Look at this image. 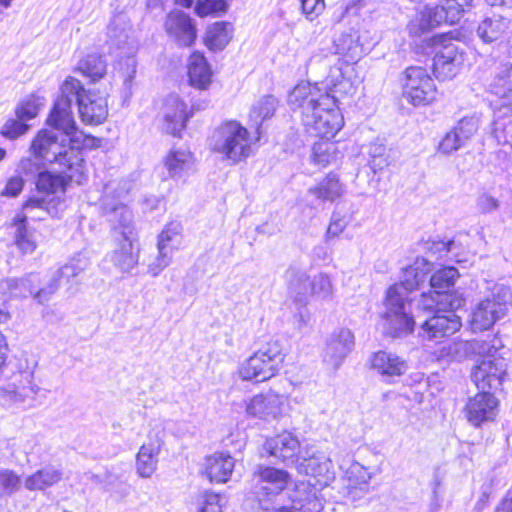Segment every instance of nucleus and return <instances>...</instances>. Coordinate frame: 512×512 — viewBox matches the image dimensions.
Returning <instances> with one entry per match:
<instances>
[{"label":"nucleus","instance_id":"f257e3e1","mask_svg":"<svg viewBox=\"0 0 512 512\" xmlns=\"http://www.w3.org/2000/svg\"><path fill=\"white\" fill-rule=\"evenodd\" d=\"M288 104L300 114L305 130L311 135L331 139L343 127L335 95L323 91L317 84L301 82L296 85L289 94Z\"/></svg>","mask_w":512,"mask_h":512},{"label":"nucleus","instance_id":"f03ea898","mask_svg":"<svg viewBox=\"0 0 512 512\" xmlns=\"http://www.w3.org/2000/svg\"><path fill=\"white\" fill-rule=\"evenodd\" d=\"M264 450L286 465H295L298 473L309 476L315 486L327 487L335 479L330 458L313 448L302 450L298 438L291 432L267 439Z\"/></svg>","mask_w":512,"mask_h":512},{"label":"nucleus","instance_id":"7ed1b4c3","mask_svg":"<svg viewBox=\"0 0 512 512\" xmlns=\"http://www.w3.org/2000/svg\"><path fill=\"white\" fill-rule=\"evenodd\" d=\"M429 271V264L424 259H417L403 271V280L388 289L384 303L385 312L382 316L383 329L387 335L396 338L413 331L415 321L411 314L408 295L424 281Z\"/></svg>","mask_w":512,"mask_h":512},{"label":"nucleus","instance_id":"20e7f679","mask_svg":"<svg viewBox=\"0 0 512 512\" xmlns=\"http://www.w3.org/2000/svg\"><path fill=\"white\" fill-rule=\"evenodd\" d=\"M82 143L70 142V137L53 129H42L33 138L30 152L46 163L65 169L71 181L81 184L84 178Z\"/></svg>","mask_w":512,"mask_h":512},{"label":"nucleus","instance_id":"39448f33","mask_svg":"<svg viewBox=\"0 0 512 512\" xmlns=\"http://www.w3.org/2000/svg\"><path fill=\"white\" fill-rule=\"evenodd\" d=\"M259 136L252 137L246 127L235 120L218 125L208 139L209 149L219 154L223 160L236 165L248 159Z\"/></svg>","mask_w":512,"mask_h":512},{"label":"nucleus","instance_id":"423d86ee","mask_svg":"<svg viewBox=\"0 0 512 512\" xmlns=\"http://www.w3.org/2000/svg\"><path fill=\"white\" fill-rule=\"evenodd\" d=\"M133 184L129 180L111 181L104 187L102 198L103 213L112 225L114 237H137L130 209L120 202L131 191Z\"/></svg>","mask_w":512,"mask_h":512},{"label":"nucleus","instance_id":"0eeeda50","mask_svg":"<svg viewBox=\"0 0 512 512\" xmlns=\"http://www.w3.org/2000/svg\"><path fill=\"white\" fill-rule=\"evenodd\" d=\"M80 90H82V83L78 79L66 78L61 86V94L54 102L47 118V124L53 130L69 136L70 142L87 145L88 138L77 129L72 111V103Z\"/></svg>","mask_w":512,"mask_h":512},{"label":"nucleus","instance_id":"6e6552de","mask_svg":"<svg viewBox=\"0 0 512 512\" xmlns=\"http://www.w3.org/2000/svg\"><path fill=\"white\" fill-rule=\"evenodd\" d=\"M88 266L89 259L83 254H78L64 266L55 271L43 288L36 291L40 279L38 274L35 273H30L22 278H17L18 285H21L26 296L33 295L35 300L40 304H43L50 299L62 284L67 283L70 279L78 276L81 272L87 269Z\"/></svg>","mask_w":512,"mask_h":512},{"label":"nucleus","instance_id":"1a4fd4ad","mask_svg":"<svg viewBox=\"0 0 512 512\" xmlns=\"http://www.w3.org/2000/svg\"><path fill=\"white\" fill-rule=\"evenodd\" d=\"M420 305L423 309L433 313L420 327L419 335L423 339L433 340L447 337L461 328L460 317L453 311L454 305L452 302L442 303V301L436 300L433 295L426 296L422 294Z\"/></svg>","mask_w":512,"mask_h":512},{"label":"nucleus","instance_id":"9d476101","mask_svg":"<svg viewBox=\"0 0 512 512\" xmlns=\"http://www.w3.org/2000/svg\"><path fill=\"white\" fill-rule=\"evenodd\" d=\"M282 363V346L272 340L240 364L238 375L244 381L264 382L279 372Z\"/></svg>","mask_w":512,"mask_h":512},{"label":"nucleus","instance_id":"9b49d317","mask_svg":"<svg viewBox=\"0 0 512 512\" xmlns=\"http://www.w3.org/2000/svg\"><path fill=\"white\" fill-rule=\"evenodd\" d=\"M291 481L284 470L267 465H257L252 473L251 494L262 510H269L276 498L281 495Z\"/></svg>","mask_w":512,"mask_h":512},{"label":"nucleus","instance_id":"f8f14e48","mask_svg":"<svg viewBox=\"0 0 512 512\" xmlns=\"http://www.w3.org/2000/svg\"><path fill=\"white\" fill-rule=\"evenodd\" d=\"M490 293L474 307L469 320L473 332L490 329L498 320L506 315L512 295L510 289L502 284L493 283Z\"/></svg>","mask_w":512,"mask_h":512},{"label":"nucleus","instance_id":"ddd939ff","mask_svg":"<svg viewBox=\"0 0 512 512\" xmlns=\"http://www.w3.org/2000/svg\"><path fill=\"white\" fill-rule=\"evenodd\" d=\"M402 96L413 106L428 105L436 100L437 89L423 67H408L402 76Z\"/></svg>","mask_w":512,"mask_h":512},{"label":"nucleus","instance_id":"4468645a","mask_svg":"<svg viewBox=\"0 0 512 512\" xmlns=\"http://www.w3.org/2000/svg\"><path fill=\"white\" fill-rule=\"evenodd\" d=\"M66 208L65 200L61 197L30 196L14 217V223L27 224L28 220L44 221L48 216L60 217Z\"/></svg>","mask_w":512,"mask_h":512},{"label":"nucleus","instance_id":"2eb2a0df","mask_svg":"<svg viewBox=\"0 0 512 512\" xmlns=\"http://www.w3.org/2000/svg\"><path fill=\"white\" fill-rule=\"evenodd\" d=\"M287 399L273 390L256 394L245 401L247 416L265 422L278 420L282 417Z\"/></svg>","mask_w":512,"mask_h":512},{"label":"nucleus","instance_id":"dca6fc26","mask_svg":"<svg viewBox=\"0 0 512 512\" xmlns=\"http://www.w3.org/2000/svg\"><path fill=\"white\" fill-rule=\"evenodd\" d=\"M321 489L311 480L299 482L288 494L290 504L275 508L272 512H320L323 508Z\"/></svg>","mask_w":512,"mask_h":512},{"label":"nucleus","instance_id":"f3484780","mask_svg":"<svg viewBox=\"0 0 512 512\" xmlns=\"http://www.w3.org/2000/svg\"><path fill=\"white\" fill-rule=\"evenodd\" d=\"M506 369L505 358L477 360L471 379L480 391L497 390L502 385Z\"/></svg>","mask_w":512,"mask_h":512},{"label":"nucleus","instance_id":"a211bd4d","mask_svg":"<svg viewBox=\"0 0 512 512\" xmlns=\"http://www.w3.org/2000/svg\"><path fill=\"white\" fill-rule=\"evenodd\" d=\"M149 442L143 444L136 456V471L142 478H150L157 468L158 455L160 453L164 428L162 425H155L149 432Z\"/></svg>","mask_w":512,"mask_h":512},{"label":"nucleus","instance_id":"6ab92c4d","mask_svg":"<svg viewBox=\"0 0 512 512\" xmlns=\"http://www.w3.org/2000/svg\"><path fill=\"white\" fill-rule=\"evenodd\" d=\"M191 116L192 111L177 94H170L164 99L161 117L162 129L166 133L178 136Z\"/></svg>","mask_w":512,"mask_h":512},{"label":"nucleus","instance_id":"aec40b11","mask_svg":"<svg viewBox=\"0 0 512 512\" xmlns=\"http://www.w3.org/2000/svg\"><path fill=\"white\" fill-rule=\"evenodd\" d=\"M464 64V53L453 42L443 44L433 58V73L439 80L454 78Z\"/></svg>","mask_w":512,"mask_h":512},{"label":"nucleus","instance_id":"412c9836","mask_svg":"<svg viewBox=\"0 0 512 512\" xmlns=\"http://www.w3.org/2000/svg\"><path fill=\"white\" fill-rule=\"evenodd\" d=\"M140 247L138 237H115V247L107 259L122 274H130L139 262Z\"/></svg>","mask_w":512,"mask_h":512},{"label":"nucleus","instance_id":"4be33fe9","mask_svg":"<svg viewBox=\"0 0 512 512\" xmlns=\"http://www.w3.org/2000/svg\"><path fill=\"white\" fill-rule=\"evenodd\" d=\"M75 101L78 104L79 115L83 123L98 125L103 123L108 116V102L106 97L87 92L82 86Z\"/></svg>","mask_w":512,"mask_h":512},{"label":"nucleus","instance_id":"5701e85b","mask_svg":"<svg viewBox=\"0 0 512 512\" xmlns=\"http://www.w3.org/2000/svg\"><path fill=\"white\" fill-rule=\"evenodd\" d=\"M498 401L488 391H481L468 399L465 406L467 420L473 426H480L483 422L492 420L496 415Z\"/></svg>","mask_w":512,"mask_h":512},{"label":"nucleus","instance_id":"b1692460","mask_svg":"<svg viewBox=\"0 0 512 512\" xmlns=\"http://www.w3.org/2000/svg\"><path fill=\"white\" fill-rule=\"evenodd\" d=\"M354 347V335L349 329L341 328L334 331L327 341L324 360L338 368Z\"/></svg>","mask_w":512,"mask_h":512},{"label":"nucleus","instance_id":"393cba45","mask_svg":"<svg viewBox=\"0 0 512 512\" xmlns=\"http://www.w3.org/2000/svg\"><path fill=\"white\" fill-rule=\"evenodd\" d=\"M289 297L297 304L304 307L309 297V275L299 264L292 263L284 273Z\"/></svg>","mask_w":512,"mask_h":512},{"label":"nucleus","instance_id":"a878e982","mask_svg":"<svg viewBox=\"0 0 512 512\" xmlns=\"http://www.w3.org/2000/svg\"><path fill=\"white\" fill-rule=\"evenodd\" d=\"M496 69L498 71H495L493 79L488 84V91L497 98L494 100L495 105L512 110V83L509 80L512 65L500 64Z\"/></svg>","mask_w":512,"mask_h":512},{"label":"nucleus","instance_id":"bb28decb","mask_svg":"<svg viewBox=\"0 0 512 512\" xmlns=\"http://www.w3.org/2000/svg\"><path fill=\"white\" fill-rule=\"evenodd\" d=\"M165 27L180 46L188 47L196 39V29L191 19L182 11H172L167 17Z\"/></svg>","mask_w":512,"mask_h":512},{"label":"nucleus","instance_id":"cd10ccee","mask_svg":"<svg viewBox=\"0 0 512 512\" xmlns=\"http://www.w3.org/2000/svg\"><path fill=\"white\" fill-rule=\"evenodd\" d=\"M41 391L40 387L32 381L29 374L22 375L17 383H12L5 389L8 400L24 407H33L36 405L37 395Z\"/></svg>","mask_w":512,"mask_h":512},{"label":"nucleus","instance_id":"c85d7f7f","mask_svg":"<svg viewBox=\"0 0 512 512\" xmlns=\"http://www.w3.org/2000/svg\"><path fill=\"white\" fill-rule=\"evenodd\" d=\"M370 361L372 369L387 378L399 377L408 370L407 361L393 352H375Z\"/></svg>","mask_w":512,"mask_h":512},{"label":"nucleus","instance_id":"c756f323","mask_svg":"<svg viewBox=\"0 0 512 512\" xmlns=\"http://www.w3.org/2000/svg\"><path fill=\"white\" fill-rule=\"evenodd\" d=\"M63 478V471L60 467L49 464L45 465L24 479V487L29 491H45L58 484Z\"/></svg>","mask_w":512,"mask_h":512},{"label":"nucleus","instance_id":"7c9ffc66","mask_svg":"<svg viewBox=\"0 0 512 512\" xmlns=\"http://www.w3.org/2000/svg\"><path fill=\"white\" fill-rule=\"evenodd\" d=\"M235 466L232 456L215 453L206 458L205 474L211 482L225 483L229 480Z\"/></svg>","mask_w":512,"mask_h":512},{"label":"nucleus","instance_id":"2f4dec72","mask_svg":"<svg viewBox=\"0 0 512 512\" xmlns=\"http://www.w3.org/2000/svg\"><path fill=\"white\" fill-rule=\"evenodd\" d=\"M163 162L169 176L179 179L192 170L194 157L186 148H173L165 156Z\"/></svg>","mask_w":512,"mask_h":512},{"label":"nucleus","instance_id":"473e14b6","mask_svg":"<svg viewBox=\"0 0 512 512\" xmlns=\"http://www.w3.org/2000/svg\"><path fill=\"white\" fill-rule=\"evenodd\" d=\"M458 276L459 273L457 269L451 266L437 270L430 278V285L433 291L424 294L426 296L433 295L436 300L442 301V303L452 302L447 291L454 286Z\"/></svg>","mask_w":512,"mask_h":512},{"label":"nucleus","instance_id":"72a5a7b5","mask_svg":"<svg viewBox=\"0 0 512 512\" xmlns=\"http://www.w3.org/2000/svg\"><path fill=\"white\" fill-rule=\"evenodd\" d=\"M108 39L111 46L117 49L132 50L134 41L131 37V26L125 14L120 13L114 16L108 26Z\"/></svg>","mask_w":512,"mask_h":512},{"label":"nucleus","instance_id":"f704fd0d","mask_svg":"<svg viewBox=\"0 0 512 512\" xmlns=\"http://www.w3.org/2000/svg\"><path fill=\"white\" fill-rule=\"evenodd\" d=\"M511 22L508 18L493 14L484 18L477 28L478 37L485 43L499 40L510 29Z\"/></svg>","mask_w":512,"mask_h":512},{"label":"nucleus","instance_id":"c9c22d12","mask_svg":"<svg viewBox=\"0 0 512 512\" xmlns=\"http://www.w3.org/2000/svg\"><path fill=\"white\" fill-rule=\"evenodd\" d=\"M189 82L192 86L205 90L211 83V70L205 59L200 53H193L188 63Z\"/></svg>","mask_w":512,"mask_h":512},{"label":"nucleus","instance_id":"e433bc0d","mask_svg":"<svg viewBox=\"0 0 512 512\" xmlns=\"http://www.w3.org/2000/svg\"><path fill=\"white\" fill-rule=\"evenodd\" d=\"M63 173L65 175L53 174L47 171L39 173L36 181V187L38 192L45 193V195H42V197H58V193L63 194L65 192L67 179H71L67 176L65 169H63Z\"/></svg>","mask_w":512,"mask_h":512},{"label":"nucleus","instance_id":"4c0bfd02","mask_svg":"<svg viewBox=\"0 0 512 512\" xmlns=\"http://www.w3.org/2000/svg\"><path fill=\"white\" fill-rule=\"evenodd\" d=\"M308 193L319 200L333 202L342 196L344 187L336 174H329L317 185L309 188Z\"/></svg>","mask_w":512,"mask_h":512},{"label":"nucleus","instance_id":"58836bf2","mask_svg":"<svg viewBox=\"0 0 512 512\" xmlns=\"http://www.w3.org/2000/svg\"><path fill=\"white\" fill-rule=\"evenodd\" d=\"M470 347L469 341L453 340L441 345L435 355L440 362H462L470 357Z\"/></svg>","mask_w":512,"mask_h":512},{"label":"nucleus","instance_id":"ea45409f","mask_svg":"<svg viewBox=\"0 0 512 512\" xmlns=\"http://www.w3.org/2000/svg\"><path fill=\"white\" fill-rule=\"evenodd\" d=\"M341 157L337 144L331 142L330 139H322L315 142L312 146L310 160L313 164L326 167L335 163Z\"/></svg>","mask_w":512,"mask_h":512},{"label":"nucleus","instance_id":"a19ab883","mask_svg":"<svg viewBox=\"0 0 512 512\" xmlns=\"http://www.w3.org/2000/svg\"><path fill=\"white\" fill-rule=\"evenodd\" d=\"M232 28L227 22H216L206 32L205 43L211 50H222L231 39Z\"/></svg>","mask_w":512,"mask_h":512},{"label":"nucleus","instance_id":"79ce46f5","mask_svg":"<svg viewBox=\"0 0 512 512\" xmlns=\"http://www.w3.org/2000/svg\"><path fill=\"white\" fill-rule=\"evenodd\" d=\"M335 52L354 61L360 57L359 36L354 31L342 33L334 40Z\"/></svg>","mask_w":512,"mask_h":512},{"label":"nucleus","instance_id":"37998d69","mask_svg":"<svg viewBox=\"0 0 512 512\" xmlns=\"http://www.w3.org/2000/svg\"><path fill=\"white\" fill-rule=\"evenodd\" d=\"M419 31H428L442 23H449L448 15L442 6H425L418 17Z\"/></svg>","mask_w":512,"mask_h":512},{"label":"nucleus","instance_id":"c03bdc74","mask_svg":"<svg viewBox=\"0 0 512 512\" xmlns=\"http://www.w3.org/2000/svg\"><path fill=\"white\" fill-rule=\"evenodd\" d=\"M470 347V356L471 355H478L479 359H496V358H503L502 356L498 355V349L501 345V342L496 337H488V339H475L472 341H469Z\"/></svg>","mask_w":512,"mask_h":512},{"label":"nucleus","instance_id":"a18cd8bd","mask_svg":"<svg viewBox=\"0 0 512 512\" xmlns=\"http://www.w3.org/2000/svg\"><path fill=\"white\" fill-rule=\"evenodd\" d=\"M276 106L277 99L271 95L264 96L253 104L249 118L257 126V129L265 119L274 114Z\"/></svg>","mask_w":512,"mask_h":512},{"label":"nucleus","instance_id":"49530a36","mask_svg":"<svg viewBox=\"0 0 512 512\" xmlns=\"http://www.w3.org/2000/svg\"><path fill=\"white\" fill-rule=\"evenodd\" d=\"M14 240L16 246L24 254H31L37 248V239L35 230L28 227L25 223H14Z\"/></svg>","mask_w":512,"mask_h":512},{"label":"nucleus","instance_id":"de8ad7c7","mask_svg":"<svg viewBox=\"0 0 512 512\" xmlns=\"http://www.w3.org/2000/svg\"><path fill=\"white\" fill-rule=\"evenodd\" d=\"M78 70L95 82L106 74V62L100 55H87L78 64Z\"/></svg>","mask_w":512,"mask_h":512},{"label":"nucleus","instance_id":"09e8293b","mask_svg":"<svg viewBox=\"0 0 512 512\" xmlns=\"http://www.w3.org/2000/svg\"><path fill=\"white\" fill-rule=\"evenodd\" d=\"M181 224L179 222H170L167 224L158 236L157 248L162 246L169 251L174 252L180 245Z\"/></svg>","mask_w":512,"mask_h":512},{"label":"nucleus","instance_id":"8fccbe9b","mask_svg":"<svg viewBox=\"0 0 512 512\" xmlns=\"http://www.w3.org/2000/svg\"><path fill=\"white\" fill-rule=\"evenodd\" d=\"M45 99L39 95H29L16 109V115L20 120H30L34 118L40 108L44 105Z\"/></svg>","mask_w":512,"mask_h":512},{"label":"nucleus","instance_id":"3c124183","mask_svg":"<svg viewBox=\"0 0 512 512\" xmlns=\"http://www.w3.org/2000/svg\"><path fill=\"white\" fill-rule=\"evenodd\" d=\"M379 472L377 467H371V472L368 468L364 467L358 462H354L350 465L347 470V477L351 485L356 486H367L370 479ZM362 489V487H360Z\"/></svg>","mask_w":512,"mask_h":512},{"label":"nucleus","instance_id":"603ef678","mask_svg":"<svg viewBox=\"0 0 512 512\" xmlns=\"http://www.w3.org/2000/svg\"><path fill=\"white\" fill-rule=\"evenodd\" d=\"M197 512H222L221 496L211 491H205L194 499Z\"/></svg>","mask_w":512,"mask_h":512},{"label":"nucleus","instance_id":"864d4df0","mask_svg":"<svg viewBox=\"0 0 512 512\" xmlns=\"http://www.w3.org/2000/svg\"><path fill=\"white\" fill-rule=\"evenodd\" d=\"M328 85H331V91L334 94L352 95L355 92L353 83L343 76L340 68L331 69Z\"/></svg>","mask_w":512,"mask_h":512},{"label":"nucleus","instance_id":"5fc2aeb1","mask_svg":"<svg viewBox=\"0 0 512 512\" xmlns=\"http://www.w3.org/2000/svg\"><path fill=\"white\" fill-rule=\"evenodd\" d=\"M369 166L376 173L382 171L389 164V156L387 154V148L381 143H372L369 146Z\"/></svg>","mask_w":512,"mask_h":512},{"label":"nucleus","instance_id":"6e6d98bb","mask_svg":"<svg viewBox=\"0 0 512 512\" xmlns=\"http://www.w3.org/2000/svg\"><path fill=\"white\" fill-rule=\"evenodd\" d=\"M333 293V286L327 274L319 273L310 281L309 295L320 299H327Z\"/></svg>","mask_w":512,"mask_h":512},{"label":"nucleus","instance_id":"4d7b16f0","mask_svg":"<svg viewBox=\"0 0 512 512\" xmlns=\"http://www.w3.org/2000/svg\"><path fill=\"white\" fill-rule=\"evenodd\" d=\"M21 477L14 470L0 468V496L12 495L20 489Z\"/></svg>","mask_w":512,"mask_h":512},{"label":"nucleus","instance_id":"13d9d810","mask_svg":"<svg viewBox=\"0 0 512 512\" xmlns=\"http://www.w3.org/2000/svg\"><path fill=\"white\" fill-rule=\"evenodd\" d=\"M157 255L155 258L148 264L147 272L152 277H157L165 268H167L173 257L172 251L166 250L163 246L162 248H157Z\"/></svg>","mask_w":512,"mask_h":512},{"label":"nucleus","instance_id":"bf43d9fd","mask_svg":"<svg viewBox=\"0 0 512 512\" xmlns=\"http://www.w3.org/2000/svg\"><path fill=\"white\" fill-rule=\"evenodd\" d=\"M26 297L17 278H6L0 281V301L6 302L12 298Z\"/></svg>","mask_w":512,"mask_h":512},{"label":"nucleus","instance_id":"052dcab7","mask_svg":"<svg viewBox=\"0 0 512 512\" xmlns=\"http://www.w3.org/2000/svg\"><path fill=\"white\" fill-rule=\"evenodd\" d=\"M45 161L42 159H38L35 156L33 157H24L20 160L17 166V172L19 175H24L26 177H34L35 175H39L41 169L45 165Z\"/></svg>","mask_w":512,"mask_h":512},{"label":"nucleus","instance_id":"680f3d73","mask_svg":"<svg viewBox=\"0 0 512 512\" xmlns=\"http://www.w3.org/2000/svg\"><path fill=\"white\" fill-rule=\"evenodd\" d=\"M478 128L479 119L475 116H472L462 118L453 129L457 131V134L466 144L467 141L470 140L472 136L477 132Z\"/></svg>","mask_w":512,"mask_h":512},{"label":"nucleus","instance_id":"e2e57ef3","mask_svg":"<svg viewBox=\"0 0 512 512\" xmlns=\"http://www.w3.org/2000/svg\"><path fill=\"white\" fill-rule=\"evenodd\" d=\"M228 4L225 0H201L195 7L196 13L201 16L226 12Z\"/></svg>","mask_w":512,"mask_h":512},{"label":"nucleus","instance_id":"0e129e2a","mask_svg":"<svg viewBox=\"0 0 512 512\" xmlns=\"http://www.w3.org/2000/svg\"><path fill=\"white\" fill-rule=\"evenodd\" d=\"M465 145V142L461 139V137L457 134V131L452 129L447 132L443 137L441 142L438 145V151L443 154H450L459 150L461 147Z\"/></svg>","mask_w":512,"mask_h":512},{"label":"nucleus","instance_id":"69168bd1","mask_svg":"<svg viewBox=\"0 0 512 512\" xmlns=\"http://www.w3.org/2000/svg\"><path fill=\"white\" fill-rule=\"evenodd\" d=\"M29 126L25 123V120L10 119L2 127V134L10 139L17 138L25 134Z\"/></svg>","mask_w":512,"mask_h":512},{"label":"nucleus","instance_id":"338daca9","mask_svg":"<svg viewBox=\"0 0 512 512\" xmlns=\"http://www.w3.org/2000/svg\"><path fill=\"white\" fill-rule=\"evenodd\" d=\"M476 205L481 213L487 214L496 211L500 207V201L489 193H482L478 196Z\"/></svg>","mask_w":512,"mask_h":512},{"label":"nucleus","instance_id":"774afa93","mask_svg":"<svg viewBox=\"0 0 512 512\" xmlns=\"http://www.w3.org/2000/svg\"><path fill=\"white\" fill-rule=\"evenodd\" d=\"M348 220L340 216L338 212L332 214L331 222L327 228L326 238L331 239L338 236L347 226Z\"/></svg>","mask_w":512,"mask_h":512}]
</instances>
